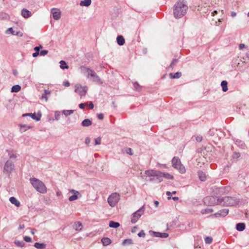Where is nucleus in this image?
<instances>
[{"mask_svg": "<svg viewBox=\"0 0 249 249\" xmlns=\"http://www.w3.org/2000/svg\"><path fill=\"white\" fill-rule=\"evenodd\" d=\"M188 9L187 4L183 1L178 0L174 6V16L180 18L185 15Z\"/></svg>", "mask_w": 249, "mask_h": 249, "instance_id": "obj_1", "label": "nucleus"}, {"mask_svg": "<svg viewBox=\"0 0 249 249\" xmlns=\"http://www.w3.org/2000/svg\"><path fill=\"white\" fill-rule=\"evenodd\" d=\"M29 181L33 187L37 192L41 194H45L47 192V187L42 181L35 178H31L29 179Z\"/></svg>", "mask_w": 249, "mask_h": 249, "instance_id": "obj_2", "label": "nucleus"}, {"mask_svg": "<svg viewBox=\"0 0 249 249\" xmlns=\"http://www.w3.org/2000/svg\"><path fill=\"white\" fill-rule=\"evenodd\" d=\"M80 68L81 70L83 72L87 74V77L91 78L92 81L99 84H102L103 83V81L93 70L85 66H82Z\"/></svg>", "mask_w": 249, "mask_h": 249, "instance_id": "obj_3", "label": "nucleus"}, {"mask_svg": "<svg viewBox=\"0 0 249 249\" xmlns=\"http://www.w3.org/2000/svg\"><path fill=\"white\" fill-rule=\"evenodd\" d=\"M220 200V205L227 206L237 205L239 202L236 198L231 196L222 197Z\"/></svg>", "mask_w": 249, "mask_h": 249, "instance_id": "obj_4", "label": "nucleus"}, {"mask_svg": "<svg viewBox=\"0 0 249 249\" xmlns=\"http://www.w3.org/2000/svg\"><path fill=\"white\" fill-rule=\"evenodd\" d=\"M172 166L174 168L177 169L179 173L183 174L186 172L185 167L181 164L179 158L174 157L172 160Z\"/></svg>", "mask_w": 249, "mask_h": 249, "instance_id": "obj_5", "label": "nucleus"}, {"mask_svg": "<svg viewBox=\"0 0 249 249\" xmlns=\"http://www.w3.org/2000/svg\"><path fill=\"white\" fill-rule=\"evenodd\" d=\"M120 200V195L119 193L115 192L111 194L107 198V202L111 207H115Z\"/></svg>", "mask_w": 249, "mask_h": 249, "instance_id": "obj_6", "label": "nucleus"}, {"mask_svg": "<svg viewBox=\"0 0 249 249\" xmlns=\"http://www.w3.org/2000/svg\"><path fill=\"white\" fill-rule=\"evenodd\" d=\"M220 197L217 198L213 196H208L204 198V202L208 205H220Z\"/></svg>", "mask_w": 249, "mask_h": 249, "instance_id": "obj_7", "label": "nucleus"}, {"mask_svg": "<svg viewBox=\"0 0 249 249\" xmlns=\"http://www.w3.org/2000/svg\"><path fill=\"white\" fill-rule=\"evenodd\" d=\"M88 88L87 86H82L80 84L75 85L74 91L78 93L81 98L86 95L87 93Z\"/></svg>", "mask_w": 249, "mask_h": 249, "instance_id": "obj_8", "label": "nucleus"}, {"mask_svg": "<svg viewBox=\"0 0 249 249\" xmlns=\"http://www.w3.org/2000/svg\"><path fill=\"white\" fill-rule=\"evenodd\" d=\"M144 209L143 207H142L136 212L134 213L131 217V222L133 224L135 223L139 218L144 213Z\"/></svg>", "mask_w": 249, "mask_h": 249, "instance_id": "obj_9", "label": "nucleus"}, {"mask_svg": "<svg viewBox=\"0 0 249 249\" xmlns=\"http://www.w3.org/2000/svg\"><path fill=\"white\" fill-rule=\"evenodd\" d=\"M14 164L11 160H7L3 168L4 173L9 174H11L14 169Z\"/></svg>", "mask_w": 249, "mask_h": 249, "instance_id": "obj_10", "label": "nucleus"}, {"mask_svg": "<svg viewBox=\"0 0 249 249\" xmlns=\"http://www.w3.org/2000/svg\"><path fill=\"white\" fill-rule=\"evenodd\" d=\"M229 213V209L227 208L223 209L215 213L214 214L211 215V216H214L215 217H225Z\"/></svg>", "mask_w": 249, "mask_h": 249, "instance_id": "obj_11", "label": "nucleus"}, {"mask_svg": "<svg viewBox=\"0 0 249 249\" xmlns=\"http://www.w3.org/2000/svg\"><path fill=\"white\" fill-rule=\"evenodd\" d=\"M51 13L53 14V18L55 20H58L61 18V12L60 11L56 8H53L51 10Z\"/></svg>", "mask_w": 249, "mask_h": 249, "instance_id": "obj_12", "label": "nucleus"}, {"mask_svg": "<svg viewBox=\"0 0 249 249\" xmlns=\"http://www.w3.org/2000/svg\"><path fill=\"white\" fill-rule=\"evenodd\" d=\"M160 171L154 170H148L145 171V174L148 176L156 177L160 176Z\"/></svg>", "mask_w": 249, "mask_h": 249, "instance_id": "obj_13", "label": "nucleus"}, {"mask_svg": "<svg viewBox=\"0 0 249 249\" xmlns=\"http://www.w3.org/2000/svg\"><path fill=\"white\" fill-rule=\"evenodd\" d=\"M20 126V131L22 133L24 132H25L28 129L32 128L33 127V126L30 125H27V124H20L19 125Z\"/></svg>", "mask_w": 249, "mask_h": 249, "instance_id": "obj_14", "label": "nucleus"}, {"mask_svg": "<svg viewBox=\"0 0 249 249\" xmlns=\"http://www.w3.org/2000/svg\"><path fill=\"white\" fill-rule=\"evenodd\" d=\"M22 116L23 117L30 116V117H32V118L33 119L37 121H38L40 120L41 115H40L39 116L37 117L35 113H26V114H23L22 115Z\"/></svg>", "mask_w": 249, "mask_h": 249, "instance_id": "obj_15", "label": "nucleus"}, {"mask_svg": "<svg viewBox=\"0 0 249 249\" xmlns=\"http://www.w3.org/2000/svg\"><path fill=\"white\" fill-rule=\"evenodd\" d=\"M197 174L199 178L201 181H205L206 180L207 177L205 172H203L202 171H198Z\"/></svg>", "mask_w": 249, "mask_h": 249, "instance_id": "obj_16", "label": "nucleus"}, {"mask_svg": "<svg viewBox=\"0 0 249 249\" xmlns=\"http://www.w3.org/2000/svg\"><path fill=\"white\" fill-rule=\"evenodd\" d=\"M160 176L162 177V178H164L167 179H173L174 178V177L173 175L167 173H163L160 172Z\"/></svg>", "mask_w": 249, "mask_h": 249, "instance_id": "obj_17", "label": "nucleus"}, {"mask_svg": "<svg viewBox=\"0 0 249 249\" xmlns=\"http://www.w3.org/2000/svg\"><path fill=\"white\" fill-rule=\"evenodd\" d=\"M31 12L26 9H23L21 11V15L25 18L31 17Z\"/></svg>", "mask_w": 249, "mask_h": 249, "instance_id": "obj_18", "label": "nucleus"}, {"mask_svg": "<svg viewBox=\"0 0 249 249\" xmlns=\"http://www.w3.org/2000/svg\"><path fill=\"white\" fill-rule=\"evenodd\" d=\"M117 42L120 46L123 45L125 43L124 37L121 35L118 36L117 37Z\"/></svg>", "mask_w": 249, "mask_h": 249, "instance_id": "obj_19", "label": "nucleus"}, {"mask_svg": "<svg viewBox=\"0 0 249 249\" xmlns=\"http://www.w3.org/2000/svg\"><path fill=\"white\" fill-rule=\"evenodd\" d=\"M154 236L157 237L167 238L169 235L167 233H161L159 232H154Z\"/></svg>", "mask_w": 249, "mask_h": 249, "instance_id": "obj_20", "label": "nucleus"}, {"mask_svg": "<svg viewBox=\"0 0 249 249\" xmlns=\"http://www.w3.org/2000/svg\"><path fill=\"white\" fill-rule=\"evenodd\" d=\"M9 200L12 204H14L17 207H19L20 205V202L15 197H10Z\"/></svg>", "mask_w": 249, "mask_h": 249, "instance_id": "obj_21", "label": "nucleus"}, {"mask_svg": "<svg viewBox=\"0 0 249 249\" xmlns=\"http://www.w3.org/2000/svg\"><path fill=\"white\" fill-rule=\"evenodd\" d=\"M246 227L245 224L243 223H237L236 225V229L237 231H241L245 230Z\"/></svg>", "mask_w": 249, "mask_h": 249, "instance_id": "obj_22", "label": "nucleus"}, {"mask_svg": "<svg viewBox=\"0 0 249 249\" xmlns=\"http://www.w3.org/2000/svg\"><path fill=\"white\" fill-rule=\"evenodd\" d=\"M92 124V122L89 119L84 120L82 123L81 125L83 126H89Z\"/></svg>", "mask_w": 249, "mask_h": 249, "instance_id": "obj_23", "label": "nucleus"}, {"mask_svg": "<svg viewBox=\"0 0 249 249\" xmlns=\"http://www.w3.org/2000/svg\"><path fill=\"white\" fill-rule=\"evenodd\" d=\"M91 3V0H82L80 3V5L82 6H86L88 7L89 6Z\"/></svg>", "mask_w": 249, "mask_h": 249, "instance_id": "obj_24", "label": "nucleus"}, {"mask_svg": "<svg viewBox=\"0 0 249 249\" xmlns=\"http://www.w3.org/2000/svg\"><path fill=\"white\" fill-rule=\"evenodd\" d=\"M46 244L44 243H35L34 247L37 249H44L46 248Z\"/></svg>", "mask_w": 249, "mask_h": 249, "instance_id": "obj_25", "label": "nucleus"}, {"mask_svg": "<svg viewBox=\"0 0 249 249\" xmlns=\"http://www.w3.org/2000/svg\"><path fill=\"white\" fill-rule=\"evenodd\" d=\"M101 241L104 246H107L109 245L111 242V240L107 237L102 238Z\"/></svg>", "mask_w": 249, "mask_h": 249, "instance_id": "obj_26", "label": "nucleus"}, {"mask_svg": "<svg viewBox=\"0 0 249 249\" xmlns=\"http://www.w3.org/2000/svg\"><path fill=\"white\" fill-rule=\"evenodd\" d=\"M83 226L80 222H76L74 224V228L77 231H80L82 230Z\"/></svg>", "mask_w": 249, "mask_h": 249, "instance_id": "obj_27", "label": "nucleus"}, {"mask_svg": "<svg viewBox=\"0 0 249 249\" xmlns=\"http://www.w3.org/2000/svg\"><path fill=\"white\" fill-rule=\"evenodd\" d=\"M21 89V87L18 85L13 86L11 88L12 92H18Z\"/></svg>", "mask_w": 249, "mask_h": 249, "instance_id": "obj_28", "label": "nucleus"}, {"mask_svg": "<svg viewBox=\"0 0 249 249\" xmlns=\"http://www.w3.org/2000/svg\"><path fill=\"white\" fill-rule=\"evenodd\" d=\"M228 82L226 81H222L221 83V86L222 88V90L224 92H226L228 90Z\"/></svg>", "mask_w": 249, "mask_h": 249, "instance_id": "obj_29", "label": "nucleus"}, {"mask_svg": "<svg viewBox=\"0 0 249 249\" xmlns=\"http://www.w3.org/2000/svg\"><path fill=\"white\" fill-rule=\"evenodd\" d=\"M133 87L135 90L140 91L142 89V86L139 84L137 82L133 83Z\"/></svg>", "mask_w": 249, "mask_h": 249, "instance_id": "obj_30", "label": "nucleus"}, {"mask_svg": "<svg viewBox=\"0 0 249 249\" xmlns=\"http://www.w3.org/2000/svg\"><path fill=\"white\" fill-rule=\"evenodd\" d=\"M60 65V67L61 69L64 70V69H68L69 68V66L66 63V62L64 60H61L59 62Z\"/></svg>", "mask_w": 249, "mask_h": 249, "instance_id": "obj_31", "label": "nucleus"}, {"mask_svg": "<svg viewBox=\"0 0 249 249\" xmlns=\"http://www.w3.org/2000/svg\"><path fill=\"white\" fill-rule=\"evenodd\" d=\"M50 94V91L48 90L45 89L44 90V93L42 94L41 96L42 99H45L46 101L48 100V97L47 95H49Z\"/></svg>", "mask_w": 249, "mask_h": 249, "instance_id": "obj_32", "label": "nucleus"}, {"mask_svg": "<svg viewBox=\"0 0 249 249\" xmlns=\"http://www.w3.org/2000/svg\"><path fill=\"white\" fill-rule=\"evenodd\" d=\"M109 226L111 228H116L119 227L120 224L118 222H115L113 221H110L109 222Z\"/></svg>", "mask_w": 249, "mask_h": 249, "instance_id": "obj_33", "label": "nucleus"}, {"mask_svg": "<svg viewBox=\"0 0 249 249\" xmlns=\"http://www.w3.org/2000/svg\"><path fill=\"white\" fill-rule=\"evenodd\" d=\"M181 75L182 74L180 72H177L174 74L170 73V76L172 78H179L181 76Z\"/></svg>", "mask_w": 249, "mask_h": 249, "instance_id": "obj_34", "label": "nucleus"}, {"mask_svg": "<svg viewBox=\"0 0 249 249\" xmlns=\"http://www.w3.org/2000/svg\"><path fill=\"white\" fill-rule=\"evenodd\" d=\"M213 212V209L211 208H207L201 210V213L203 214L212 213Z\"/></svg>", "mask_w": 249, "mask_h": 249, "instance_id": "obj_35", "label": "nucleus"}, {"mask_svg": "<svg viewBox=\"0 0 249 249\" xmlns=\"http://www.w3.org/2000/svg\"><path fill=\"white\" fill-rule=\"evenodd\" d=\"M178 62V59H174L171 62V64L170 65L169 68L171 69L172 70L173 69L174 66L176 65V64Z\"/></svg>", "mask_w": 249, "mask_h": 249, "instance_id": "obj_36", "label": "nucleus"}, {"mask_svg": "<svg viewBox=\"0 0 249 249\" xmlns=\"http://www.w3.org/2000/svg\"><path fill=\"white\" fill-rule=\"evenodd\" d=\"M79 197V195H73L69 198V200L70 201H72L77 200Z\"/></svg>", "mask_w": 249, "mask_h": 249, "instance_id": "obj_37", "label": "nucleus"}, {"mask_svg": "<svg viewBox=\"0 0 249 249\" xmlns=\"http://www.w3.org/2000/svg\"><path fill=\"white\" fill-rule=\"evenodd\" d=\"M74 112L73 110H64L63 111V113L66 116H68Z\"/></svg>", "mask_w": 249, "mask_h": 249, "instance_id": "obj_38", "label": "nucleus"}, {"mask_svg": "<svg viewBox=\"0 0 249 249\" xmlns=\"http://www.w3.org/2000/svg\"><path fill=\"white\" fill-rule=\"evenodd\" d=\"M132 244V240L131 239H125L123 242V245H127Z\"/></svg>", "mask_w": 249, "mask_h": 249, "instance_id": "obj_39", "label": "nucleus"}, {"mask_svg": "<svg viewBox=\"0 0 249 249\" xmlns=\"http://www.w3.org/2000/svg\"><path fill=\"white\" fill-rule=\"evenodd\" d=\"M213 239L211 237H207L205 238V242L206 244H210L212 243Z\"/></svg>", "mask_w": 249, "mask_h": 249, "instance_id": "obj_40", "label": "nucleus"}, {"mask_svg": "<svg viewBox=\"0 0 249 249\" xmlns=\"http://www.w3.org/2000/svg\"><path fill=\"white\" fill-rule=\"evenodd\" d=\"M124 151L128 154L132 155L133 153L132 152V149L130 148H126L124 149Z\"/></svg>", "mask_w": 249, "mask_h": 249, "instance_id": "obj_41", "label": "nucleus"}, {"mask_svg": "<svg viewBox=\"0 0 249 249\" xmlns=\"http://www.w3.org/2000/svg\"><path fill=\"white\" fill-rule=\"evenodd\" d=\"M60 113L58 111H56L54 114V117L55 120H58L60 119Z\"/></svg>", "mask_w": 249, "mask_h": 249, "instance_id": "obj_42", "label": "nucleus"}, {"mask_svg": "<svg viewBox=\"0 0 249 249\" xmlns=\"http://www.w3.org/2000/svg\"><path fill=\"white\" fill-rule=\"evenodd\" d=\"M70 192L73 194V195H79V197L81 196V195L80 194V193L75 190L72 189L70 191Z\"/></svg>", "mask_w": 249, "mask_h": 249, "instance_id": "obj_43", "label": "nucleus"}, {"mask_svg": "<svg viewBox=\"0 0 249 249\" xmlns=\"http://www.w3.org/2000/svg\"><path fill=\"white\" fill-rule=\"evenodd\" d=\"M101 142V139L99 137L95 139V144L98 145L100 144Z\"/></svg>", "mask_w": 249, "mask_h": 249, "instance_id": "obj_44", "label": "nucleus"}, {"mask_svg": "<svg viewBox=\"0 0 249 249\" xmlns=\"http://www.w3.org/2000/svg\"><path fill=\"white\" fill-rule=\"evenodd\" d=\"M138 236L140 237H144L145 236V234L143 230L141 231L139 233Z\"/></svg>", "mask_w": 249, "mask_h": 249, "instance_id": "obj_45", "label": "nucleus"}, {"mask_svg": "<svg viewBox=\"0 0 249 249\" xmlns=\"http://www.w3.org/2000/svg\"><path fill=\"white\" fill-rule=\"evenodd\" d=\"M15 243L19 247H23L24 245V243L23 242L19 241H16Z\"/></svg>", "mask_w": 249, "mask_h": 249, "instance_id": "obj_46", "label": "nucleus"}, {"mask_svg": "<svg viewBox=\"0 0 249 249\" xmlns=\"http://www.w3.org/2000/svg\"><path fill=\"white\" fill-rule=\"evenodd\" d=\"M48 53L47 50H42L40 52V55L41 56H44L47 54Z\"/></svg>", "mask_w": 249, "mask_h": 249, "instance_id": "obj_47", "label": "nucleus"}, {"mask_svg": "<svg viewBox=\"0 0 249 249\" xmlns=\"http://www.w3.org/2000/svg\"><path fill=\"white\" fill-rule=\"evenodd\" d=\"M42 47L41 45H39V46H36L35 47L34 50L36 51V52H38L39 53L40 49L42 48Z\"/></svg>", "mask_w": 249, "mask_h": 249, "instance_id": "obj_48", "label": "nucleus"}, {"mask_svg": "<svg viewBox=\"0 0 249 249\" xmlns=\"http://www.w3.org/2000/svg\"><path fill=\"white\" fill-rule=\"evenodd\" d=\"M24 240L25 241H26L27 242H31L32 240L31 237H30L29 236H26L24 237Z\"/></svg>", "mask_w": 249, "mask_h": 249, "instance_id": "obj_49", "label": "nucleus"}, {"mask_svg": "<svg viewBox=\"0 0 249 249\" xmlns=\"http://www.w3.org/2000/svg\"><path fill=\"white\" fill-rule=\"evenodd\" d=\"M86 106H87V104L81 103L79 105V107L81 109H83Z\"/></svg>", "mask_w": 249, "mask_h": 249, "instance_id": "obj_50", "label": "nucleus"}, {"mask_svg": "<svg viewBox=\"0 0 249 249\" xmlns=\"http://www.w3.org/2000/svg\"><path fill=\"white\" fill-rule=\"evenodd\" d=\"M104 114L102 113L97 114V117L99 120H103L104 119Z\"/></svg>", "mask_w": 249, "mask_h": 249, "instance_id": "obj_51", "label": "nucleus"}, {"mask_svg": "<svg viewBox=\"0 0 249 249\" xmlns=\"http://www.w3.org/2000/svg\"><path fill=\"white\" fill-rule=\"evenodd\" d=\"M196 139L197 142H200L202 140V137L201 136H197V137H196Z\"/></svg>", "mask_w": 249, "mask_h": 249, "instance_id": "obj_52", "label": "nucleus"}, {"mask_svg": "<svg viewBox=\"0 0 249 249\" xmlns=\"http://www.w3.org/2000/svg\"><path fill=\"white\" fill-rule=\"evenodd\" d=\"M70 85V83L68 81H64L63 83V85L66 87H69Z\"/></svg>", "mask_w": 249, "mask_h": 249, "instance_id": "obj_53", "label": "nucleus"}, {"mask_svg": "<svg viewBox=\"0 0 249 249\" xmlns=\"http://www.w3.org/2000/svg\"><path fill=\"white\" fill-rule=\"evenodd\" d=\"M90 142V139L89 137H86L85 139V143L88 145Z\"/></svg>", "mask_w": 249, "mask_h": 249, "instance_id": "obj_54", "label": "nucleus"}, {"mask_svg": "<svg viewBox=\"0 0 249 249\" xmlns=\"http://www.w3.org/2000/svg\"><path fill=\"white\" fill-rule=\"evenodd\" d=\"M166 195L168 196V199H170L171 198L172 193L170 192H166Z\"/></svg>", "mask_w": 249, "mask_h": 249, "instance_id": "obj_55", "label": "nucleus"}, {"mask_svg": "<svg viewBox=\"0 0 249 249\" xmlns=\"http://www.w3.org/2000/svg\"><path fill=\"white\" fill-rule=\"evenodd\" d=\"M156 179L159 180V182H161L163 180L162 179V177H160V176H156Z\"/></svg>", "mask_w": 249, "mask_h": 249, "instance_id": "obj_56", "label": "nucleus"}, {"mask_svg": "<svg viewBox=\"0 0 249 249\" xmlns=\"http://www.w3.org/2000/svg\"><path fill=\"white\" fill-rule=\"evenodd\" d=\"M240 156V154L239 153L235 152L234 153V157L238 158Z\"/></svg>", "mask_w": 249, "mask_h": 249, "instance_id": "obj_57", "label": "nucleus"}, {"mask_svg": "<svg viewBox=\"0 0 249 249\" xmlns=\"http://www.w3.org/2000/svg\"><path fill=\"white\" fill-rule=\"evenodd\" d=\"M89 108L93 109L94 107V105L92 102H90L89 105Z\"/></svg>", "mask_w": 249, "mask_h": 249, "instance_id": "obj_58", "label": "nucleus"}, {"mask_svg": "<svg viewBox=\"0 0 249 249\" xmlns=\"http://www.w3.org/2000/svg\"><path fill=\"white\" fill-rule=\"evenodd\" d=\"M10 158H16L17 157V155L15 154H11L9 155Z\"/></svg>", "mask_w": 249, "mask_h": 249, "instance_id": "obj_59", "label": "nucleus"}, {"mask_svg": "<svg viewBox=\"0 0 249 249\" xmlns=\"http://www.w3.org/2000/svg\"><path fill=\"white\" fill-rule=\"evenodd\" d=\"M245 44H240L239 45V49H240V50L243 49L244 48H245Z\"/></svg>", "mask_w": 249, "mask_h": 249, "instance_id": "obj_60", "label": "nucleus"}, {"mask_svg": "<svg viewBox=\"0 0 249 249\" xmlns=\"http://www.w3.org/2000/svg\"><path fill=\"white\" fill-rule=\"evenodd\" d=\"M39 54V53L38 52H35V53H33L32 55L34 57H36V56H37Z\"/></svg>", "mask_w": 249, "mask_h": 249, "instance_id": "obj_61", "label": "nucleus"}, {"mask_svg": "<svg viewBox=\"0 0 249 249\" xmlns=\"http://www.w3.org/2000/svg\"><path fill=\"white\" fill-rule=\"evenodd\" d=\"M172 199L174 200V201H177L178 200V197H177V196H174V197H173L172 198Z\"/></svg>", "mask_w": 249, "mask_h": 249, "instance_id": "obj_62", "label": "nucleus"}, {"mask_svg": "<svg viewBox=\"0 0 249 249\" xmlns=\"http://www.w3.org/2000/svg\"><path fill=\"white\" fill-rule=\"evenodd\" d=\"M25 227V226L24 224H22V225H20L19 226V229H24Z\"/></svg>", "mask_w": 249, "mask_h": 249, "instance_id": "obj_63", "label": "nucleus"}, {"mask_svg": "<svg viewBox=\"0 0 249 249\" xmlns=\"http://www.w3.org/2000/svg\"><path fill=\"white\" fill-rule=\"evenodd\" d=\"M236 15V13L234 12H232L231 13V16L232 17H235Z\"/></svg>", "mask_w": 249, "mask_h": 249, "instance_id": "obj_64", "label": "nucleus"}]
</instances>
